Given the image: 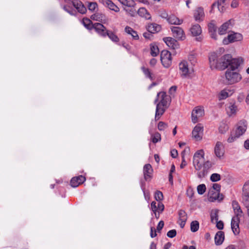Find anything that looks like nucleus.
Returning a JSON list of instances; mask_svg holds the SVG:
<instances>
[{"label": "nucleus", "mask_w": 249, "mask_h": 249, "mask_svg": "<svg viewBox=\"0 0 249 249\" xmlns=\"http://www.w3.org/2000/svg\"><path fill=\"white\" fill-rule=\"evenodd\" d=\"M204 115V110L203 107L198 106L196 107L192 112V121L193 123H196L200 118Z\"/></svg>", "instance_id": "1a4fd4ad"}, {"label": "nucleus", "mask_w": 249, "mask_h": 249, "mask_svg": "<svg viewBox=\"0 0 249 249\" xmlns=\"http://www.w3.org/2000/svg\"><path fill=\"white\" fill-rule=\"evenodd\" d=\"M187 219V214L183 210H180L178 211V223L181 228L185 226Z\"/></svg>", "instance_id": "412c9836"}, {"label": "nucleus", "mask_w": 249, "mask_h": 249, "mask_svg": "<svg viewBox=\"0 0 249 249\" xmlns=\"http://www.w3.org/2000/svg\"><path fill=\"white\" fill-rule=\"evenodd\" d=\"M92 29H94L95 31L100 36H106L107 31L106 27L102 24L99 23H95L93 24Z\"/></svg>", "instance_id": "6ab92c4d"}, {"label": "nucleus", "mask_w": 249, "mask_h": 249, "mask_svg": "<svg viewBox=\"0 0 249 249\" xmlns=\"http://www.w3.org/2000/svg\"><path fill=\"white\" fill-rule=\"evenodd\" d=\"M163 39L169 47L173 49H176L178 48L179 44L175 39L168 37L164 38Z\"/></svg>", "instance_id": "aec40b11"}, {"label": "nucleus", "mask_w": 249, "mask_h": 249, "mask_svg": "<svg viewBox=\"0 0 249 249\" xmlns=\"http://www.w3.org/2000/svg\"><path fill=\"white\" fill-rule=\"evenodd\" d=\"M225 235L223 231H218L214 237V242L215 245L219 246L221 245L224 240Z\"/></svg>", "instance_id": "a878e982"}, {"label": "nucleus", "mask_w": 249, "mask_h": 249, "mask_svg": "<svg viewBox=\"0 0 249 249\" xmlns=\"http://www.w3.org/2000/svg\"><path fill=\"white\" fill-rule=\"evenodd\" d=\"M191 231L192 232H196L198 231L199 227V222L197 221H193L191 223Z\"/></svg>", "instance_id": "c9c22d12"}, {"label": "nucleus", "mask_w": 249, "mask_h": 249, "mask_svg": "<svg viewBox=\"0 0 249 249\" xmlns=\"http://www.w3.org/2000/svg\"><path fill=\"white\" fill-rule=\"evenodd\" d=\"M104 18V15L99 13L94 14L91 16L92 19L100 22H102Z\"/></svg>", "instance_id": "f704fd0d"}, {"label": "nucleus", "mask_w": 249, "mask_h": 249, "mask_svg": "<svg viewBox=\"0 0 249 249\" xmlns=\"http://www.w3.org/2000/svg\"><path fill=\"white\" fill-rule=\"evenodd\" d=\"M160 61L164 67H169L172 63L170 53L166 50L162 51L160 53Z\"/></svg>", "instance_id": "0eeeda50"}, {"label": "nucleus", "mask_w": 249, "mask_h": 249, "mask_svg": "<svg viewBox=\"0 0 249 249\" xmlns=\"http://www.w3.org/2000/svg\"><path fill=\"white\" fill-rule=\"evenodd\" d=\"M243 196L249 195V182L245 183L243 187Z\"/></svg>", "instance_id": "37998d69"}, {"label": "nucleus", "mask_w": 249, "mask_h": 249, "mask_svg": "<svg viewBox=\"0 0 249 249\" xmlns=\"http://www.w3.org/2000/svg\"><path fill=\"white\" fill-rule=\"evenodd\" d=\"M203 132V126L201 124H197L192 131L193 137L196 140L202 139Z\"/></svg>", "instance_id": "ddd939ff"}, {"label": "nucleus", "mask_w": 249, "mask_h": 249, "mask_svg": "<svg viewBox=\"0 0 249 249\" xmlns=\"http://www.w3.org/2000/svg\"><path fill=\"white\" fill-rule=\"evenodd\" d=\"M241 64L234 60L231 67H229L225 72V83L227 85H233L240 82L242 78L238 68Z\"/></svg>", "instance_id": "7ed1b4c3"}, {"label": "nucleus", "mask_w": 249, "mask_h": 249, "mask_svg": "<svg viewBox=\"0 0 249 249\" xmlns=\"http://www.w3.org/2000/svg\"><path fill=\"white\" fill-rule=\"evenodd\" d=\"M215 155L218 158L221 159L224 154V147L222 142H217L214 148Z\"/></svg>", "instance_id": "2eb2a0df"}, {"label": "nucleus", "mask_w": 249, "mask_h": 249, "mask_svg": "<svg viewBox=\"0 0 249 249\" xmlns=\"http://www.w3.org/2000/svg\"><path fill=\"white\" fill-rule=\"evenodd\" d=\"M243 201L244 205L246 207L249 206V195L243 196Z\"/></svg>", "instance_id": "5fc2aeb1"}, {"label": "nucleus", "mask_w": 249, "mask_h": 249, "mask_svg": "<svg viewBox=\"0 0 249 249\" xmlns=\"http://www.w3.org/2000/svg\"><path fill=\"white\" fill-rule=\"evenodd\" d=\"M147 32L155 34L156 32V26L154 24H150L147 27Z\"/></svg>", "instance_id": "a18cd8bd"}, {"label": "nucleus", "mask_w": 249, "mask_h": 249, "mask_svg": "<svg viewBox=\"0 0 249 249\" xmlns=\"http://www.w3.org/2000/svg\"><path fill=\"white\" fill-rule=\"evenodd\" d=\"M204 156V151L203 149H200L197 150L193 156V166L197 171L196 174L199 178H204L213 165L210 161L205 160Z\"/></svg>", "instance_id": "f257e3e1"}, {"label": "nucleus", "mask_w": 249, "mask_h": 249, "mask_svg": "<svg viewBox=\"0 0 249 249\" xmlns=\"http://www.w3.org/2000/svg\"><path fill=\"white\" fill-rule=\"evenodd\" d=\"M82 23L87 29L89 30L92 29L93 24L89 19L88 18H84L82 20Z\"/></svg>", "instance_id": "473e14b6"}, {"label": "nucleus", "mask_w": 249, "mask_h": 249, "mask_svg": "<svg viewBox=\"0 0 249 249\" xmlns=\"http://www.w3.org/2000/svg\"><path fill=\"white\" fill-rule=\"evenodd\" d=\"M86 180L85 177L80 175L78 177H73L71 178L70 183L72 187H77L80 184L83 183Z\"/></svg>", "instance_id": "a211bd4d"}, {"label": "nucleus", "mask_w": 249, "mask_h": 249, "mask_svg": "<svg viewBox=\"0 0 249 249\" xmlns=\"http://www.w3.org/2000/svg\"><path fill=\"white\" fill-rule=\"evenodd\" d=\"M170 153H171V156L173 158H176L178 155V151L176 149H172Z\"/></svg>", "instance_id": "0e129e2a"}, {"label": "nucleus", "mask_w": 249, "mask_h": 249, "mask_svg": "<svg viewBox=\"0 0 249 249\" xmlns=\"http://www.w3.org/2000/svg\"><path fill=\"white\" fill-rule=\"evenodd\" d=\"M209 30L210 32H215L216 28L215 25L213 23H210L208 25Z\"/></svg>", "instance_id": "13d9d810"}, {"label": "nucleus", "mask_w": 249, "mask_h": 249, "mask_svg": "<svg viewBox=\"0 0 249 249\" xmlns=\"http://www.w3.org/2000/svg\"><path fill=\"white\" fill-rule=\"evenodd\" d=\"M188 59L191 64L193 65H195L196 63V59L194 54H190L188 56Z\"/></svg>", "instance_id": "8fccbe9b"}, {"label": "nucleus", "mask_w": 249, "mask_h": 249, "mask_svg": "<svg viewBox=\"0 0 249 249\" xmlns=\"http://www.w3.org/2000/svg\"><path fill=\"white\" fill-rule=\"evenodd\" d=\"M215 223H216V227L217 228V229H218L219 230H222L223 229V227H224V223L223 222L220 220V221H217L216 222H215Z\"/></svg>", "instance_id": "4d7b16f0"}, {"label": "nucleus", "mask_w": 249, "mask_h": 249, "mask_svg": "<svg viewBox=\"0 0 249 249\" xmlns=\"http://www.w3.org/2000/svg\"><path fill=\"white\" fill-rule=\"evenodd\" d=\"M221 186L217 183H214L213 186V191L214 192H218L220 193V192Z\"/></svg>", "instance_id": "6e6d98bb"}, {"label": "nucleus", "mask_w": 249, "mask_h": 249, "mask_svg": "<svg viewBox=\"0 0 249 249\" xmlns=\"http://www.w3.org/2000/svg\"><path fill=\"white\" fill-rule=\"evenodd\" d=\"M154 35L153 34L150 33L149 32L144 33L143 34V36L147 39L152 40L154 38Z\"/></svg>", "instance_id": "3c124183"}, {"label": "nucleus", "mask_w": 249, "mask_h": 249, "mask_svg": "<svg viewBox=\"0 0 249 249\" xmlns=\"http://www.w3.org/2000/svg\"><path fill=\"white\" fill-rule=\"evenodd\" d=\"M125 32L128 35L131 36L132 38L135 40H138L139 36L137 34V32L134 31L132 28L129 26H126L124 29Z\"/></svg>", "instance_id": "2f4dec72"}, {"label": "nucleus", "mask_w": 249, "mask_h": 249, "mask_svg": "<svg viewBox=\"0 0 249 249\" xmlns=\"http://www.w3.org/2000/svg\"><path fill=\"white\" fill-rule=\"evenodd\" d=\"M211 219L212 222H215L218 220V210L212 211L211 214Z\"/></svg>", "instance_id": "72a5a7b5"}, {"label": "nucleus", "mask_w": 249, "mask_h": 249, "mask_svg": "<svg viewBox=\"0 0 249 249\" xmlns=\"http://www.w3.org/2000/svg\"><path fill=\"white\" fill-rule=\"evenodd\" d=\"M239 137V136H237V134L233 131H232L231 133L230 136L227 139V142L229 143H231L234 142Z\"/></svg>", "instance_id": "4c0bfd02"}, {"label": "nucleus", "mask_w": 249, "mask_h": 249, "mask_svg": "<svg viewBox=\"0 0 249 249\" xmlns=\"http://www.w3.org/2000/svg\"><path fill=\"white\" fill-rule=\"evenodd\" d=\"M160 16L162 18H166V19L169 17L167 13L165 10L160 11Z\"/></svg>", "instance_id": "680f3d73"}, {"label": "nucleus", "mask_w": 249, "mask_h": 249, "mask_svg": "<svg viewBox=\"0 0 249 249\" xmlns=\"http://www.w3.org/2000/svg\"><path fill=\"white\" fill-rule=\"evenodd\" d=\"M231 20L230 19L228 21L223 23L218 29V34L220 35L226 34L229 26L231 24Z\"/></svg>", "instance_id": "cd10ccee"}, {"label": "nucleus", "mask_w": 249, "mask_h": 249, "mask_svg": "<svg viewBox=\"0 0 249 249\" xmlns=\"http://www.w3.org/2000/svg\"><path fill=\"white\" fill-rule=\"evenodd\" d=\"M153 169L150 164H146L143 167V175L146 180H149L152 175Z\"/></svg>", "instance_id": "5701e85b"}, {"label": "nucleus", "mask_w": 249, "mask_h": 249, "mask_svg": "<svg viewBox=\"0 0 249 249\" xmlns=\"http://www.w3.org/2000/svg\"><path fill=\"white\" fill-rule=\"evenodd\" d=\"M164 225L163 221H160L157 226V231L159 232L163 227Z\"/></svg>", "instance_id": "bf43d9fd"}, {"label": "nucleus", "mask_w": 249, "mask_h": 249, "mask_svg": "<svg viewBox=\"0 0 249 249\" xmlns=\"http://www.w3.org/2000/svg\"><path fill=\"white\" fill-rule=\"evenodd\" d=\"M186 165H187V162L185 161L184 158L182 157V162L180 165V168L182 169V168H184L186 166Z\"/></svg>", "instance_id": "338daca9"}, {"label": "nucleus", "mask_w": 249, "mask_h": 249, "mask_svg": "<svg viewBox=\"0 0 249 249\" xmlns=\"http://www.w3.org/2000/svg\"><path fill=\"white\" fill-rule=\"evenodd\" d=\"M194 17L196 21H202L204 18L203 8L199 7L195 11Z\"/></svg>", "instance_id": "b1692460"}, {"label": "nucleus", "mask_w": 249, "mask_h": 249, "mask_svg": "<svg viewBox=\"0 0 249 249\" xmlns=\"http://www.w3.org/2000/svg\"><path fill=\"white\" fill-rule=\"evenodd\" d=\"M98 8V5L96 2H89L88 4V8L91 11H95Z\"/></svg>", "instance_id": "c03bdc74"}, {"label": "nucleus", "mask_w": 249, "mask_h": 249, "mask_svg": "<svg viewBox=\"0 0 249 249\" xmlns=\"http://www.w3.org/2000/svg\"><path fill=\"white\" fill-rule=\"evenodd\" d=\"M142 70L143 71V73H144L145 75L150 79L151 80L152 79V77L151 76V72L149 71V69L145 68L144 67H142Z\"/></svg>", "instance_id": "de8ad7c7"}, {"label": "nucleus", "mask_w": 249, "mask_h": 249, "mask_svg": "<svg viewBox=\"0 0 249 249\" xmlns=\"http://www.w3.org/2000/svg\"><path fill=\"white\" fill-rule=\"evenodd\" d=\"M173 36L178 40H184L185 35L183 29L178 26H172L171 27Z\"/></svg>", "instance_id": "9d476101"}, {"label": "nucleus", "mask_w": 249, "mask_h": 249, "mask_svg": "<svg viewBox=\"0 0 249 249\" xmlns=\"http://www.w3.org/2000/svg\"><path fill=\"white\" fill-rule=\"evenodd\" d=\"M232 206L235 214L234 216H241L243 212L238 202L235 200L232 201Z\"/></svg>", "instance_id": "bb28decb"}, {"label": "nucleus", "mask_w": 249, "mask_h": 249, "mask_svg": "<svg viewBox=\"0 0 249 249\" xmlns=\"http://www.w3.org/2000/svg\"><path fill=\"white\" fill-rule=\"evenodd\" d=\"M209 199L212 201L216 200H221L223 199V195H220L218 192H213V190H210L209 192Z\"/></svg>", "instance_id": "c85d7f7f"}, {"label": "nucleus", "mask_w": 249, "mask_h": 249, "mask_svg": "<svg viewBox=\"0 0 249 249\" xmlns=\"http://www.w3.org/2000/svg\"><path fill=\"white\" fill-rule=\"evenodd\" d=\"M75 8L81 14H85L87 11L86 7L79 0H73V8Z\"/></svg>", "instance_id": "4be33fe9"}, {"label": "nucleus", "mask_w": 249, "mask_h": 249, "mask_svg": "<svg viewBox=\"0 0 249 249\" xmlns=\"http://www.w3.org/2000/svg\"><path fill=\"white\" fill-rule=\"evenodd\" d=\"M177 90V87L175 86L171 87L169 90V93L171 94L174 93Z\"/></svg>", "instance_id": "774afa93"}, {"label": "nucleus", "mask_w": 249, "mask_h": 249, "mask_svg": "<svg viewBox=\"0 0 249 249\" xmlns=\"http://www.w3.org/2000/svg\"><path fill=\"white\" fill-rule=\"evenodd\" d=\"M237 110V106L234 104L230 103L227 108V112L229 116L234 115Z\"/></svg>", "instance_id": "7c9ffc66"}, {"label": "nucleus", "mask_w": 249, "mask_h": 249, "mask_svg": "<svg viewBox=\"0 0 249 249\" xmlns=\"http://www.w3.org/2000/svg\"><path fill=\"white\" fill-rule=\"evenodd\" d=\"M73 0H64V3L62 5V8L71 15H74L75 11L73 8Z\"/></svg>", "instance_id": "4468645a"}, {"label": "nucleus", "mask_w": 249, "mask_h": 249, "mask_svg": "<svg viewBox=\"0 0 249 249\" xmlns=\"http://www.w3.org/2000/svg\"><path fill=\"white\" fill-rule=\"evenodd\" d=\"M190 31L193 36H198L202 32L201 27L198 24H195L190 29Z\"/></svg>", "instance_id": "c756f323"}, {"label": "nucleus", "mask_w": 249, "mask_h": 249, "mask_svg": "<svg viewBox=\"0 0 249 249\" xmlns=\"http://www.w3.org/2000/svg\"><path fill=\"white\" fill-rule=\"evenodd\" d=\"M177 234V231L176 230H172L168 231L167 236L170 238H173L176 236Z\"/></svg>", "instance_id": "864d4df0"}, {"label": "nucleus", "mask_w": 249, "mask_h": 249, "mask_svg": "<svg viewBox=\"0 0 249 249\" xmlns=\"http://www.w3.org/2000/svg\"><path fill=\"white\" fill-rule=\"evenodd\" d=\"M247 128V122L244 120L240 121L237 124V128L233 130L237 136L239 137L242 135L246 131Z\"/></svg>", "instance_id": "9b49d317"}, {"label": "nucleus", "mask_w": 249, "mask_h": 249, "mask_svg": "<svg viewBox=\"0 0 249 249\" xmlns=\"http://www.w3.org/2000/svg\"><path fill=\"white\" fill-rule=\"evenodd\" d=\"M239 4L238 1L237 0H233L231 3V6L232 8H236Z\"/></svg>", "instance_id": "69168bd1"}, {"label": "nucleus", "mask_w": 249, "mask_h": 249, "mask_svg": "<svg viewBox=\"0 0 249 249\" xmlns=\"http://www.w3.org/2000/svg\"><path fill=\"white\" fill-rule=\"evenodd\" d=\"M221 179V176L219 174L213 173L211 175L210 177V179L213 182H216L220 180Z\"/></svg>", "instance_id": "79ce46f5"}, {"label": "nucleus", "mask_w": 249, "mask_h": 249, "mask_svg": "<svg viewBox=\"0 0 249 249\" xmlns=\"http://www.w3.org/2000/svg\"><path fill=\"white\" fill-rule=\"evenodd\" d=\"M243 39L242 35L238 33H233L230 34L227 37L223 40V43L224 45H228L231 43L241 41Z\"/></svg>", "instance_id": "423d86ee"}, {"label": "nucleus", "mask_w": 249, "mask_h": 249, "mask_svg": "<svg viewBox=\"0 0 249 249\" xmlns=\"http://www.w3.org/2000/svg\"><path fill=\"white\" fill-rule=\"evenodd\" d=\"M240 216H234L231 221V228L234 234L239 233V223L240 222Z\"/></svg>", "instance_id": "dca6fc26"}, {"label": "nucleus", "mask_w": 249, "mask_h": 249, "mask_svg": "<svg viewBox=\"0 0 249 249\" xmlns=\"http://www.w3.org/2000/svg\"><path fill=\"white\" fill-rule=\"evenodd\" d=\"M164 209V206L163 204L160 201L158 203V206H157V212H158L159 213H161Z\"/></svg>", "instance_id": "49530a36"}, {"label": "nucleus", "mask_w": 249, "mask_h": 249, "mask_svg": "<svg viewBox=\"0 0 249 249\" xmlns=\"http://www.w3.org/2000/svg\"><path fill=\"white\" fill-rule=\"evenodd\" d=\"M168 127V124L163 122H159L158 124V128L160 131H164Z\"/></svg>", "instance_id": "ea45409f"}, {"label": "nucleus", "mask_w": 249, "mask_h": 249, "mask_svg": "<svg viewBox=\"0 0 249 249\" xmlns=\"http://www.w3.org/2000/svg\"><path fill=\"white\" fill-rule=\"evenodd\" d=\"M206 186L204 184H201L197 186V191L198 194L202 195L206 191Z\"/></svg>", "instance_id": "a19ab883"}, {"label": "nucleus", "mask_w": 249, "mask_h": 249, "mask_svg": "<svg viewBox=\"0 0 249 249\" xmlns=\"http://www.w3.org/2000/svg\"><path fill=\"white\" fill-rule=\"evenodd\" d=\"M150 49H151V54L153 56H156V52H155V49L154 44L152 43L150 44Z\"/></svg>", "instance_id": "e2e57ef3"}, {"label": "nucleus", "mask_w": 249, "mask_h": 249, "mask_svg": "<svg viewBox=\"0 0 249 249\" xmlns=\"http://www.w3.org/2000/svg\"><path fill=\"white\" fill-rule=\"evenodd\" d=\"M167 21L170 24L178 25L181 24L183 21L182 19H179L174 15L169 16L167 19Z\"/></svg>", "instance_id": "393cba45"}, {"label": "nucleus", "mask_w": 249, "mask_h": 249, "mask_svg": "<svg viewBox=\"0 0 249 249\" xmlns=\"http://www.w3.org/2000/svg\"><path fill=\"white\" fill-rule=\"evenodd\" d=\"M122 5L123 9L126 15L134 17L137 13L140 17L149 19L151 16L144 7L140 8L137 11L135 9L136 3L134 0H118Z\"/></svg>", "instance_id": "f03ea898"}, {"label": "nucleus", "mask_w": 249, "mask_h": 249, "mask_svg": "<svg viewBox=\"0 0 249 249\" xmlns=\"http://www.w3.org/2000/svg\"><path fill=\"white\" fill-rule=\"evenodd\" d=\"M209 59L210 67L212 70H219L220 61L217 53H211L209 55Z\"/></svg>", "instance_id": "6e6552de"}, {"label": "nucleus", "mask_w": 249, "mask_h": 249, "mask_svg": "<svg viewBox=\"0 0 249 249\" xmlns=\"http://www.w3.org/2000/svg\"><path fill=\"white\" fill-rule=\"evenodd\" d=\"M105 6L108 8L110 10L114 11L115 12L118 13L120 11L119 7L114 3L110 0H100Z\"/></svg>", "instance_id": "f3484780"}, {"label": "nucleus", "mask_w": 249, "mask_h": 249, "mask_svg": "<svg viewBox=\"0 0 249 249\" xmlns=\"http://www.w3.org/2000/svg\"><path fill=\"white\" fill-rule=\"evenodd\" d=\"M164 196L161 192L157 191V201L160 202L163 199Z\"/></svg>", "instance_id": "603ef678"}, {"label": "nucleus", "mask_w": 249, "mask_h": 249, "mask_svg": "<svg viewBox=\"0 0 249 249\" xmlns=\"http://www.w3.org/2000/svg\"><path fill=\"white\" fill-rule=\"evenodd\" d=\"M106 35L112 41L115 42H118L119 40L118 36L112 32H107Z\"/></svg>", "instance_id": "e433bc0d"}, {"label": "nucleus", "mask_w": 249, "mask_h": 249, "mask_svg": "<svg viewBox=\"0 0 249 249\" xmlns=\"http://www.w3.org/2000/svg\"><path fill=\"white\" fill-rule=\"evenodd\" d=\"M228 129V126L223 124V125H221L219 128V132L221 133H224Z\"/></svg>", "instance_id": "052dcab7"}, {"label": "nucleus", "mask_w": 249, "mask_h": 249, "mask_svg": "<svg viewBox=\"0 0 249 249\" xmlns=\"http://www.w3.org/2000/svg\"><path fill=\"white\" fill-rule=\"evenodd\" d=\"M229 97V92L227 89L221 90L219 94V99L220 100H224Z\"/></svg>", "instance_id": "58836bf2"}, {"label": "nucleus", "mask_w": 249, "mask_h": 249, "mask_svg": "<svg viewBox=\"0 0 249 249\" xmlns=\"http://www.w3.org/2000/svg\"><path fill=\"white\" fill-rule=\"evenodd\" d=\"M178 67L179 73L182 77L185 78L189 75L190 70L186 61H182L180 62Z\"/></svg>", "instance_id": "f8f14e48"}, {"label": "nucleus", "mask_w": 249, "mask_h": 249, "mask_svg": "<svg viewBox=\"0 0 249 249\" xmlns=\"http://www.w3.org/2000/svg\"><path fill=\"white\" fill-rule=\"evenodd\" d=\"M225 1H226V0H218L217 3H214L212 4V8H213L215 6H217L219 10H220V7L219 6H221V5L224 4Z\"/></svg>", "instance_id": "09e8293b"}, {"label": "nucleus", "mask_w": 249, "mask_h": 249, "mask_svg": "<svg viewBox=\"0 0 249 249\" xmlns=\"http://www.w3.org/2000/svg\"><path fill=\"white\" fill-rule=\"evenodd\" d=\"M234 60L239 64H241L240 61L237 58H232L231 54H227L219 58L220 65H219V70H223L226 68L231 67L232 63Z\"/></svg>", "instance_id": "39448f33"}, {"label": "nucleus", "mask_w": 249, "mask_h": 249, "mask_svg": "<svg viewBox=\"0 0 249 249\" xmlns=\"http://www.w3.org/2000/svg\"><path fill=\"white\" fill-rule=\"evenodd\" d=\"M171 98L165 92H160L157 95V118L161 116L169 107L171 103Z\"/></svg>", "instance_id": "20e7f679"}]
</instances>
